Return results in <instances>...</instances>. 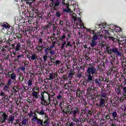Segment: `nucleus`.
Here are the masks:
<instances>
[{
	"label": "nucleus",
	"instance_id": "b1692460",
	"mask_svg": "<svg viewBox=\"0 0 126 126\" xmlns=\"http://www.w3.org/2000/svg\"><path fill=\"white\" fill-rule=\"evenodd\" d=\"M22 59H24V54H19L15 57V61L16 62H20Z\"/></svg>",
	"mask_w": 126,
	"mask_h": 126
},
{
	"label": "nucleus",
	"instance_id": "4d7b16f0",
	"mask_svg": "<svg viewBox=\"0 0 126 126\" xmlns=\"http://www.w3.org/2000/svg\"><path fill=\"white\" fill-rule=\"evenodd\" d=\"M62 62L61 61L57 60L55 63H54V65H56V66H58V65H60V63H61Z\"/></svg>",
	"mask_w": 126,
	"mask_h": 126
},
{
	"label": "nucleus",
	"instance_id": "c85d7f7f",
	"mask_svg": "<svg viewBox=\"0 0 126 126\" xmlns=\"http://www.w3.org/2000/svg\"><path fill=\"white\" fill-rule=\"evenodd\" d=\"M1 27L3 30L6 29V30H9V28H10V25H9L7 23H3L1 25Z\"/></svg>",
	"mask_w": 126,
	"mask_h": 126
},
{
	"label": "nucleus",
	"instance_id": "aec40b11",
	"mask_svg": "<svg viewBox=\"0 0 126 126\" xmlns=\"http://www.w3.org/2000/svg\"><path fill=\"white\" fill-rule=\"evenodd\" d=\"M0 96H1L2 101H9L10 97H8V96L6 94H5V93L4 92H1L0 94Z\"/></svg>",
	"mask_w": 126,
	"mask_h": 126
},
{
	"label": "nucleus",
	"instance_id": "a19ab883",
	"mask_svg": "<svg viewBox=\"0 0 126 126\" xmlns=\"http://www.w3.org/2000/svg\"><path fill=\"white\" fill-rule=\"evenodd\" d=\"M9 89H10V87L7 85H5L4 86L3 88V91H4L5 92H9Z\"/></svg>",
	"mask_w": 126,
	"mask_h": 126
},
{
	"label": "nucleus",
	"instance_id": "dca6fc26",
	"mask_svg": "<svg viewBox=\"0 0 126 126\" xmlns=\"http://www.w3.org/2000/svg\"><path fill=\"white\" fill-rule=\"evenodd\" d=\"M77 15H76L75 13H73V14L72 15L73 20L74 22L76 21V20H78V21H79V23H80V26H83V27L84 28V26H83V24H82L83 22H82V20H81V18H77Z\"/></svg>",
	"mask_w": 126,
	"mask_h": 126
},
{
	"label": "nucleus",
	"instance_id": "ea45409f",
	"mask_svg": "<svg viewBox=\"0 0 126 126\" xmlns=\"http://www.w3.org/2000/svg\"><path fill=\"white\" fill-rule=\"evenodd\" d=\"M33 114H34V116H32L33 117L32 119V121L33 123H35V122H36V121L39 118H38V115L35 112H34Z\"/></svg>",
	"mask_w": 126,
	"mask_h": 126
},
{
	"label": "nucleus",
	"instance_id": "c756f323",
	"mask_svg": "<svg viewBox=\"0 0 126 126\" xmlns=\"http://www.w3.org/2000/svg\"><path fill=\"white\" fill-rule=\"evenodd\" d=\"M32 89L33 92H40V88H39V86H38V83H36L35 84V86L32 88Z\"/></svg>",
	"mask_w": 126,
	"mask_h": 126
},
{
	"label": "nucleus",
	"instance_id": "72a5a7b5",
	"mask_svg": "<svg viewBox=\"0 0 126 126\" xmlns=\"http://www.w3.org/2000/svg\"><path fill=\"white\" fill-rule=\"evenodd\" d=\"M87 95L91 96V99L94 100V97H93V96H92V94H91V92L92 91V88H91V87L88 88L87 90Z\"/></svg>",
	"mask_w": 126,
	"mask_h": 126
},
{
	"label": "nucleus",
	"instance_id": "7ed1b4c3",
	"mask_svg": "<svg viewBox=\"0 0 126 126\" xmlns=\"http://www.w3.org/2000/svg\"><path fill=\"white\" fill-rule=\"evenodd\" d=\"M10 50H12V52L13 55H17L19 53L24 54L26 52L25 47H21V43L20 42H15L11 44Z\"/></svg>",
	"mask_w": 126,
	"mask_h": 126
},
{
	"label": "nucleus",
	"instance_id": "ddd939ff",
	"mask_svg": "<svg viewBox=\"0 0 126 126\" xmlns=\"http://www.w3.org/2000/svg\"><path fill=\"white\" fill-rule=\"evenodd\" d=\"M35 1H36V0H26V3L29 5V8H32V12H35V10L36 12H38V9L32 7V3L35 2Z\"/></svg>",
	"mask_w": 126,
	"mask_h": 126
},
{
	"label": "nucleus",
	"instance_id": "09e8293b",
	"mask_svg": "<svg viewBox=\"0 0 126 126\" xmlns=\"http://www.w3.org/2000/svg\"><path fill=\"white\" fill-rule=\"evenodd\" d=\"M24 80V76H23V74L20 73L19 77V81L20 82H22Z\"/></svg>",
	"mask_w": 126,
	"mask_h": 126
},
{
	"label": "nucleus",
	"instance_id": "cd10ccee",
	"mask_svg": "<svg viewBox=\"0 0 126 126\" xmlns=\"http://www.w3.org/2000/svg\"><path fill=\"white\" fill-rule=\"evenodd\" d=\"M27 84L29 88L32 89V86H33V80H32V79H29L27 81Z\"/></svg>",
	"mask_w": 126,
	"mask_h": 126
},
{
	"label": "nucleus",
	"instance_id": "a211bd4d",
	"mask_svg": "<svg viewBox=\"0 0 126 126\" xmlns=\"http://www.w3.org/2000/svg\"><path fill=\"white\" fill-rule=\"evenodd\" d=\"M64 31H66V32L64 33L65 34V36H67V37H66V42H67L69 39L71 38V36L72 34L71 33V32L68 31V30L67 29H65L63 30Z\"/></svg>",
	"mask_w": 126,
	"mask_h": 126
},
{
	"label": "nucleus",
	"instance_id": "6ab92c4d",
	"mask_svg": "<svg viewBox=\"0 0 126 126\" xmlns=\"http://www.w3.org/2000/svg\"><path fill=\"white\" fill-rule=\"evenodd\" d=\"M106 104V99L105 98H102V97H100V100H99V103L98 105V108L100 109H102V108H104L105 107V105Z\"/></svg>",
	"mask_w": 126,
	"mask_h": 126
},
{
	"label": "nucleus",
	"instance_id": "423d86ee",
	"mask_svg": "<svg viewBox=\"0 0 126 126\" xmlns=\"http://www.w3.org/2000/svg\"><path fill=\"white\" fill-rule=\"evenodd\" d=\"M8 49H9V47L8 46H3L2 47L1 53L0 54L4 57V60H8L9 59V55H7Z\"/></svg>",
	"mask_w": 126,
	"mask_h": 126
},
{
	"label": "nucleus",
	"instance_id": "473e14b6",
	"mask_svg": "<svg viewBox=\"0 0 126 126\" xmlns=\"http://www.w3.org/2000/svg\"><path fill=\"white\" fill-rule=\"evenodd\" d=\"M120 87L122 89V94L124 97H126V86H123L120 85Z\"/></svg>",
	"mask_w": 126,
	"mask_h": 126
},
{
	"label": "nucleus",
	"instance_id": "c9c22d12",
	"mask_svg": "<svg viewBox=\"0 0 126 126\" xmlns=\"http://www.w3.org/2000/svg\"><path fill=\"white\" fill-rule=\"evenodd\" d=\"M68 84H71V82L70 81L67 84H64V86L63 87V89L65 90H69L70 89V86H69Z\"/></svg>",
	"mask_w": 126,
	"mask_h": 126
},
{
	"label": "nucleus",
	"instance_id": "4be33fe9",
	"mask_svg": "<svg viewBox=\"0 0 126 126\" xmlns=\"http://www.w3.org/2000/svg\"><path fill=\"white\" fill-rule=\"evenodd\" d=\"M37 44L39 46H42V47H44V46H46V44H47V42L45 41H44L43 40V39L42 38L40 37L39 38L37 39Z\"/></svg>",
	"mask_w": 126,
	"mask_h": 126
},
{
	"label": "nucleus",
	"instance_id": "39448f33",
	"mask_svg": "<svg viewBox=\"0 0 126 126\" xmlns=\"http://www.w3.org/2000/svg\"><path fill=\"white\" fill-rule=\"evenodd\" d=\"M41 97H40V103L43 105H44L45 106L47 105H50L51 103V97H49V99H47L45 98V93L42 92L41 93Z\"/></svg>",
	"mask_w": 126,
	"mask_h": 126
},
{
	"label": "nucleus",
	"instance_id": "a878e982",
	"mask_svg": "<svg viewBox=\"0 0 126 126\" xmlns=\"http://www.w3.org/2000/svg\"><path fill=\"white\" fill-rule=\"evenodd\" d=\"M15 119V117H14V115H9V118L8 116V119H7L8 120L7 123L11 124V125H12Z\"/></svg>",
	"mask_w": 126,
	"mask_h": 126
},
{
	"label": "nucleus",
	"instance_id": "393cba45",
	"mask_svg": "<svg viewBox=\"0 0 126 126\" xmlns=\"http://www.w3.org/2000/svg\"><path fill=\"white\" fill-rule=\"evenodd\" d=\"M19 91V88H18V86H14L13 87V90H11V93H10V94L11 96H12L14 93H16L17 92H18Z\"/></svg>",
	"mask_w": 126,
	"mask_h": 126
},
{
	"label": "nucleus",
	"instance_id": "6e6d98bb",
	"mask_svg": "<svg viewBox=\"0 0 126 126\" xmlns=\"http://www.w3.org/2000/svg\"><path fill=\"white\" fill-rule=\"evenodd\" d=\"M48 55H43V63H46L47 62V59H48Z\"/></svg>",
	"mask_w": 126,
	"mask_h": 126
},
{
	"label": "nucleus",
	"instance_id": "5fc2aeb1",
	"mask_svg": "<svg viewBox=\"0 0 126 126\" xmlns=\"http://www.w3.org/2000/svg\"><path fill=\"white\" fill-rule=\"evenodd\" d=\"M83 74V73L82 72H80V73H78V74H77V78H79V79H80V78H81V77H82V75Z\"/></svg>",
	"mask_w": 126,
	"mask_h": 126
},
{
	"label": "nucleus",
	"instance_id": "20e7f679",
	"mask_svg": "<svg viewBox=\"0 0 126 126\" xmlns=\"http://www.w3.org/2000/svg\"><path fill=\"white\" fill-rule=\"evenodd\" d=\"M44 120L38 118L35 121L36 125L40 126H50V118L49 117L46 118L44 117Z\"/></svg>",
	"mask_w": 126,
	"mask_h": 126
},
{
	"label": "nucleus",
	"instance_id": "de8ad7c7",
	"mask_svg": "<svg viewBox=\"0 0 126 126\" xmlns=\"http://www.w3.org/2000/svg\"><path fill=\"white\" fill-rule=\"evenodd\" d=\"M122 78H123L124 81L122 83H121V85L126 86V76H125L124 75H122Z\"/></svg>",
	"mask_w": 126,
	"mask_h": 126
},
{
	"label": "nucleus",
	"instance_id": "4c0bfd02",
	"mask_svg": "<svg viewBox=\"0 0 126 126\" xmlns=\"http://www.w3.org/2000/svg\"><path fill=\"white\" fill-rule=\"evenodd\" d=\"M65 39H66V36H65L64 33L62 35V36L59 37V41H61V42H63Z\"/></svg>",
	"mask_w": 126,
	"mask_h": 126
},
{
	"label": "nucleus",
	"instance_id": "49530a36",
	"mask_svg": "<svg viewBox=\"0 0 126 126\" xmlns=\"http://www.w3.org/2000/svg\"><path fill=\"white\" fill-rule=\"evenodd\" d=\"M45 47L44 46H42L41 45H38L36 49L38 52H42L43 51V49H44Z\"/></svg>",
	"mask_w": 126,
	"mask_h": 126
},
{
	"label": "nucleus",
	"instance_id": "c03bdc74",
	"mask_svg": "<svg viewBox=\"0 0 126 126\" xmlns=\"http://www.w3.org/2000/svg\"><path fill=\"white\" fill-rule=\"evenodd\" d=\"M25 23V20L24 19L23 17H20V24L19 26H21V25H24Z\"/></svg>",
	"mask_w": 126,
	"mask_h": 126
},
{
	"label": "nucleus",
	"instance_id": "0e129e2a",
	"mask_svg": "<svg viewBox=\"0 0 126 126\" xmlns=\"http://www.w3.org/2000/svg\"><path fill=\"white\" fill-rule=\"evenodd\" d=\"M52 29L53 30V33H56V30H57V26H56V25H53Z\"/></svg>",
	"mask_w": 126,
	"mask_h": 126
},
{
	"label": "nucleus",
	"instance_id": "9b49d317",
	"mask_svg": "<svg viewBox=\"0 0 126 126\" xmlns=\"http://www.w3.org/2000/svg\"><path fill=\"white\" fill-rule=\"evenodd\" d=\"M98 39V35L97 34H95L94 33V32H93V36L92 38V41L90 42V46L92 48H94V47H96V45L97 44H98V42L96 41V40Z\"/></svg>",
	"mask_w": 126,
	"mask_h": 126
},
{
	"label": "nucleus",
	"instance_id": "f03ea898",
	"mask_svg": "<svg viewBox=\"0 0 126 126\" xmlns=\"http://www.w3.org/2000/svg\"><path fill=\"white\" fill-rule=\"evenodd\" d=\"M105 52H107L108 55H111V58H113V60H116V57H118L119 58H122L123 57V53L121 52L122 49L119 50L116 48L113 47L112 49H110V46L107 45L106 47Z\"/></svg>",
	"mask_w": 126,
	"mask_h": 126
},
{
	"label": "nucleus",
	"instance_id": "e433bc0d",
	"mask_svg": "<svg viewBox=\"0 0 126 126\" xmlns=\"http://www.w3.org/2000/svg\"><path fill=\"white\" fill-rule=\"evenodd\" d=\"M38 95H39V93L37 92H33L32 93V96L33 98V99H35V100H37L39 97L38 96Z\"/></svg>",
	"mask_w": 126,
	"mask_h": 126
},
{
	"label": "nucleus",
	"instance_id": "864d4df0",
	"mask_svg": "<svg viewBox=\"0 0 126 126\" xmlns=\"http://www.w3.org/2000/svg\"><path fill=\"white\" fill-rule=\"evenodd\" d=\"M87 32H90V33H92V34H93V32H94V33L95 34V35H97V33L95 32V31H93L91 29H87Z\"/></svg>",
	"mask_w": 126,
	"mask_h": 126
},
{
	"label": "nucleus",
	"instance_id": "bf43d9fd",
	"mask_svg": "<svg viewBox=\"0 0 126 126\" xmlns=\"http://www.w3.org/2000/svg\"><path fill=\"white\" fill-rule=\"evenodd\" d=\"M52 45H51L50 46V47L49 48V49L51 50L54 47H55V45H56V42L55 41H52Z\"/></svg>",
	"mask_w": 126,
	"mask_h": 126
},
{
	"label": "nucleus",
	"instance_id": "6e6552de",
	"mask_svg": "<svg viewBox=\"0 0 126 126\" xmlns=\"http://www.w3.org/2000/svg\"><path fill=\"white\" fill-rule=\"evenodd\" d=\"M13 71V69L12 68L11 71L8 72V73H2V74H4V75H5L6 77L9 78L10 79L13 80V82H14V81L16 80V74Z\"/></svg>",
	"mask_w": 126,
	"mask_h": 126
},
{
	"label": "nucleus",
	"instance_id": "412c9836",
	"mask_svg": "<svg viewBox=\"0 0 126 126\" xmlns=\"http://www.w3.org/2000/svg\"><path fill=\"white\" fill-rule=\"evenodd\" d=\"M73 67V69H70V70L69 71V73L68 74V78L69 80L70 81L73 78V75L74 74V67Z\"/></svg>",
	"mask_w": 126,
	"mask_h": 126
},
{
	"label": "nucleus",
	"instance_id": "680f3d73",
	"mask_svg": "<svg viewBox=\"0 0 126 126\" xmlns=\"http://www.w3.org/2000/svg\"><path fill=\"white\" fill-rule=\"evenodd\" d=\"M26 66H22L20 68V69L21 71L25 72V70L26 69Z\"/></svg>",
	"mask_w": 126,
	"mask_h": 126
},
{
	"label": "nucleus",
	"instance_id": "774afa93",
	"mask_svg": "<svg viewBox=\"0 0 126 126\" xmlns=\"http://www.w3.org/2000/svg\"><path fill=\"white\" fill-rule=\"evenodd\" d=\"M74 118H75L73 120V122L76 123V124H79V120H78V119L77 118H75V117H74Z\"/></svg>",
	"mask_w": 126,
	"mask_h": 126
},
{
	"label": "nucleus",
	"instance_id": "a18cd8bd",
	"mask_svg": "<svg viewBox=\"0 0 126 126\" xmlns=\"http://www.w3.org/2000/svg\"><path fill=\"white\" fill-rule=\"evenodd\" d=\"M63 94H59L58 95H57L56 98L58 101H62L63 100Z\"/></svg>",
	"mask_w": 126,
	"mask_h": 126
},
{
	"label": "nucleus",
	"instance_id": "1a4fd4ad",
	"mask_svg": "<svg viewBox=\"0 0 126 126\" xmlns=\"http://www.w3.org/2000/svg\"><path fill=\"white\" fill-rule=\"evenodd\" d=\"M39 29H40L37 26L33 28L31 27V28L27 27L25 29V33H31L32 32H33V33H37V32L39 31Z\"/></svg>",
	"mask_w": 126,
	"mask_h": 126
},
{
	"label": "nucleus",
	"instance_id": "37998d69",
	"mask_svg": "<svg viewBox=\"0 0 126 126\" xmlns=\"http://www.w3.org/2000/svg\"><path fill=\"white\" fill-rule=\"evenodd\" d=\"M86 120H87V119L86 118H83V119H80V124H79V126H84V123H85V122H86Z\"/></svg>",
	"mask_w": 126,
	"mask_h": 126
},
{
	"label": "nucleus",
	"instance_id": "2eb2a0df",
	"mask_svg": "<svg viewBox=\"0 0 126 126\" xmlns=\"http://www.w3.org/2000/svg\"><path fill=\"white\" fill-rule=\"evenodd\" d=\"M70 114H73L74 118H76L77 114H80V108L78 107H76L73 110L70 111Z\"/></svg>",
	"mask_w": 126,
	"mask_h": 126
},
{
	"label": "nucleus",
	"instance_id": "f3484780",
	"mask_svg": "<svg viewBox=\"0 0 126 126\" xmlns=\"http://www.w3.org/2000/svg\"><path fill=\"white\" fill-rule=\"evenodd\" d=\"M48 80H53V79H56L58 77V73L55 72H52V73H49V75L47 76Z\"/></svg>",
	"mask_w": 126,
	"mask_h": 126
},
{
	"label": "nucleus",
	"instance_id": "58836bf2",
	"mask_svg": "<svg viewBox=\"0 0 126 126\" xmlns=\"http://www.w3.org/2000/svg\"><path fill=\"white\" fill-rule=\"evenodd\" d=\"M26 42L27 46H29L30 48H32V47H33V43H32V41H31L30 39H27Z\"/></svg>",
	"mask_w": 126,
	"mask_h": 126
},
{
	"label": "nucleus",
	"instance_id": "f257e3e1",
	"mask_svg": "<svg viewBox=\"0 0 126 126\" xmlns=\"http://www.w3.org/2000/svg\"><path fill=\"white\" fill-rule=\"evenodd\" d=\"M86 72L88 75V79L84 82V85H86L87 83L91 82L93 80V75L97 74V68L95 67V64L90 63L88 64Z\"/></svg>",
	"mask_w": 126,
	"mask_h": 126
},
{
	"label": "nucleus",
	"instance_id": "79ce46f5",
	"mask_svg": "<svg viewBox=\"0 0 126 126\" xmlns=\"http://www.w3.org/2000/svg\"><path fill=\"white\" fill-rule=\"evenodd\" d=\"M100 97L102 98H105L106 99L107 98V92L102 91L100 94Z\"/></svg>",
	"mask_w": 126,
	"mask_h": 126
},
{
	"label": "nucleus",
	"instance_id": "9d476101",
	"mask_svg": "<svg viewBox=\"0 0 126 126\" xmlns=\"http://www.w3.org/2000/svg\"><path fill=\"white\" fill-rule=\"evenodd\" d=\"M8 119V114L4 112H0V122L4 124L6 121Z\"/></svg>",
	"mask_w": 126,
	"mask_h": 126
},
{
	"label": "nucleus",
	"instance_id": "603ef678",
	"mask_svg": "<svg viewBox=\"0 0 126 126\" xmlns=\"http://www.w3.org/2000/svg\"><path fill=\"white\" fill-rule=\"evenodd\" d=\"M17 37L18 40H21L22 39V34L21 33H16Z\"/></svg>",
	"mask_w": 126,
	"mask_h": 126
},
{
	"label": "nucleus",
	"instance_id": "bb28decb",
	"mask_svg": "<svg viewBox=\"0 0 126 126\" xmlns=\"http://www.w3.org/2000/svg\"><path fill=\"white\" fill-rule=\"evenodd\" d=\"M27 58L30 62H32V61L36 60L38 56H37L36 54H32L31 56H27Z\"/></svg>",
	"mask_w": 126,
	"mask_h": 126
},
{
	"label": "nucleus",
	"instance_id": "4468645a",
	"mask_svg": "<svg viewBox=\"0 0 126 126\" xmlns=\"http://www.w3.org/2000/svg\"><path fill=\"white\" fill-rule=\"evenodd\" d=\"M60 0H57L56 2H51L50 4H49L50 7H52L53 8L54 10L57 11L59 9V6H60Z\"/></svg>",
	"mask_w": 126,
	"mask_h": 126
},
{
	"label": "nucleus",
	"instance_id": "338daca9",
	"mask_svg": "<svg viewBox=\"0 0 126 126\" xmlns=\"http://www.w3.org/2000/svg\"><path fill=\"white\" fill-rule=\"evenodd\" d=\"M116 92L117 94H122V91H121V89H120V88H117Z\"/></svg>",
	"mask_w": 126,
	"mask_h": 126
},
{
	"label": "nucleus",
	"instance_id": "2f4dec72",
	"mask_svg": "<svg viewBox=\"0 0 126 126\" xmlns=\"http://www.w3.org/2000/svg\"><path fill=\"white\" fill-rule=\"evenodd\" d=\"M109 114L112 115V117L115 121H117V120H118V113H117L116 110L113 111L112 113H109Z\"/></svg>",
	"mask_w": 126,
	"mask_h": 126
},
{
	"label": "nucleus",
	"instance_id": "f704fd0d",
	"mask_svg": "<svg viewBox=\"0 0 126 126\" xmlns=\"http://www.w3.org/2000/svg\"><path fill=\"white\" fill-rule=\"evenodd\" d=\"M20 17H15V23L16 25H17L18 27H19V24L20 23Z\"/></svg>",
	"mask_w": 126,
	"mask_h": 126
},
{
	"label": "nucleus",
	"instance_id": "5701e85b",
	"mask_svg": "<svg viewBox=\"0 0 126 126\" xmlns=\"http://www.w3.org/2000/svg\"><path fill=\"white\" fill-rule=\"evenodd\" d=\"M104 79L103 78V77L101 76H99V78H96L94 80V82L96 85H100V84L102 83V81Z\"/></svg>",
	"mask_w": 126,
	"mask_h": 126
},
{
	"label": "nucleus",
	"instance_id": "f8f14e48",
	"mask_svg": "<svg viewBox=\"0 0 126 126\" xmlns=\"http://www.w3.org/2000/svg\"><path fill=\"white\" fill-rule=\"evenodd\" d=\"M36 113L39 115L40 116H44V118H49L48 115H47L45 113V110L43 108V107H41L40 108L37 107L36 109V111H35Z\"/></svg>",
	"mask_w": 126,
	"mask_h": 126
},
{
	"label": "nucleus",
	"instance_id": "8fccbe9b",
	"mask_svg": "<svg viewBox=\"0 0 126 126\" xmlns=\"http://www.w3.org/2000/svg\"><path fill=\"white\" fill-rule=\"evenodd\" d=\"M51 50L49 49V47H46L44 50L45 55L46 56H49V53H50Z\"/></svg>",
	"mask_w": 126,
	"mask_h": 126
},
{
	"label": "nucleus",
	"instance_id": "3c124183",
	"mask_svg": "<svg viewBox=\"0 0 126 126\" xmlns=\"http://www.w3.org/2000/svg\"><path fill=\"white\" fill-rule=\"evenodd\" d=\"M12 80L9 79L7 83H6V85H8V86H10V87L11 86V84H12Z\"/></svg>",
	"mask_w": 126,
	"mask_h": 126
},
{
	"label": "nucleus",
	"instance_id": "e2e57ef3",
	"mask_svg": "<svg viewBox=\"0 0 126 126\" xmlns=\"http://www.w3.org/2000/svg\"><path fill=\"white\" fill-rule=\"evenodd\" d=\"M63 79H64L65 81H67V80H68V76H67L66 75H63Z\"/></svg>",
	"mask_w": 126,
	"mask_h": 126
},
{
	"label": "nucleus",
	"instance_id": "052dcab7",
	"mask_svg": "<svg viewBox=\"0 0 126 126\" xmlns=\"http://www.w3.org/2000/svg\"><path fill=\"white\" fill-rule=\"evenodd\" d=\"M80 68L82 71V72H84V71H85V66L84 65L80 66Z\"/></svg>",
	"mask_w": 126,
	"mask_h": 126
},
{
	"label": "nucleus",
	"instance_id": "13d9d810",
	"mask_svg": "<svg viewBox=\"0 0 126 126\" xmlns=\"http://www.w3.org/2000/svg\"><path fill=\"white\" fill-rule=\"evenodd\" d=\"M65 47L66 48H67V47H72V45L70 43V41H68V40L67 41V44L66 45H65Z\"/></svg>",
	"mask_w": 126,
	"mask_h": 126
},
{
	"label": "nucleus",
	"instance_id": "7c9ffc66",
	"mask_svg": "<svg viewBox=\"0 0 126 126\" xmlns=\"http://www.w3.org/2000/svg\"><path fill=\"white\" fill-rule=\"evenodd\" d=\"M44 99H46L47 97V100H49V97H50V102L51 101H53L54 100V97L53 96L50 95L49 94V93H48L47 92H44Z\"/></svg>",
	"mask_w": 126,
	"mask_h": 126
},
{
	"label": "nucleus",
	"instance_id": "69168bd1",
	"mask_svg": "<svg viewBox=\"0 0 126 126\" xmlns=\"http://www.w3.org/2000/svg\"><path fill=\"white\" fill-rule=\"evenodd\" d=\"M62 14L59 11H58L56 13V17H61Z\"/></svg>",
	"mask_w": 126,
	"mask_h": 126
},
{
	"label": "nucleus",
	"instance_id": "0eeeda50",
	"mask_svg": "<svg viewBox=\"0 0 126 126\" xmlns=\"http://www.w3.org/2000/svg\"><path fill=\"white\" fill-rule=\"evenodd\" d=\"M53 24L54 23H53V22H48V24L44 27L42 31L40 32L41 36H47V35L49 33V29L50 28L51 26L53 25Z\"/></svg>",
	"mask_w": 126,
	"mask_h": 126
}]
</instances>
